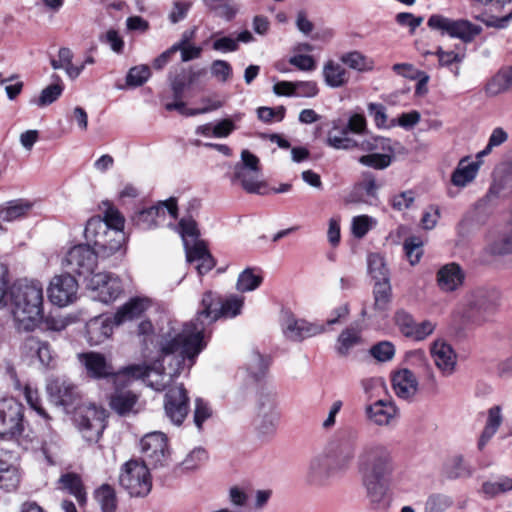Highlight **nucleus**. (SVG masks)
<instances>
[{
    "label": "nucleus",
    "mask_w": 512,
    "mask_h": 512,
    "mask_svg": "<svg viewBox=\"0 0 512 512\" xmlns=\"http://www.w3.org/2000/svg\"><path fill=\"white\" fill-rule=\"evenodd\" d=\"M10 310L19 330L34 329L43 315V286L21 279L10 286Z\"/></svg>",
    "instance_id": "obj_4"
},
{
    "label": "nucleus",
    "mask_w": 512,
    "mask_h": 512,
    "mask_svg": "<svg viewBox=\"0 0 512 512\" xmlns=\"http://www.w3.org/2000/svg\"><path fill=\"white\" fill-rule=\"evenodd\" d=\"M254 417V428L260 436L273 435L280 421L277 392L271 388H263L258 394Z\"/></svg>",
    "instance_id": "obj_8"
},
{
    "label": "nucleus",
    "mask_w": 512,
    "mask_h": 512,
    "mask_svg": "<svg viewBox=\"0 0 512 512\" xmlns=\"http://www.w3.org/2000/svg\"><path fill=\"white\" fill-rule=\"evenodd\" d=\"M341 61L352 69L358 71H368L373 67V61L358 51H353L344 54Z\"/></svg>",
    "instance_id": "obj_45"
},
{
    "label": "nucleus",
    "mask_w": 512,
    "mask_h": 512,
    "mask_svg": "<svg viewBox=\"0 0 512 512\" xmlns=\"http://www.w3.org/2000/svg\"><path fill=\"white\" fill-rule=\"evenodd\" d=\"M507 139L508 134L501 127L495 128L489 137L488 144L478 153V157L488 155L494 147L502 145Z\"/></svg>",
    "instance_id": "obj_63"
},
{
    "label": "nucleus",
    "mask_w": 512,
    "mask_h": 512,
    "mask_svg": "<svg viewBox=\"0 0 512 512\" xmlns=\"http://www.w3.org/2000/svg\"><path fill=\"white\" fill-rule=\"evenodd\" d=\"M21 352L27 358H37L43 367H53L54 355L48 342L28 337L21 345Z\"/></svg>",
    "instance_id": "obj_27"
},
{
    "label": "nucleus",
    "mask_w": 512,
    "mask_h": 512,
    "mask_svg": "<svg viewBox=\"0 0 512 512\" xmlns=\"http://www.w3.org/2000/svg\"><path fill=\"white\" fill-rule=\"evenodd\" d=\"M323 77L327 86L339 88L347 84L349 73L341 64L330 60L323 67Z\"/></svg>",
    "instance_id": "obj_33"
},
{
    "label": "nucleus",
    "mask_w": 512,
    "mask_h": 512,
    "mask_svg": "<svg viewBox=\"0 0 512 512\" xmlns=\"http://www.w3.org/2000/svg\"><path fill=\"white\" fill-rule=\"evenodd\" d=\"M98 257L101 255L97 250L87 244H79L67 252L63 264L70 272L91 278L95 274Z\"/></svg>",
    "instance_id": "obj_13"
},
{
    "label": "nucleus",
    "mask_w": 512,
    "mask_h": 512,
    "mask_svg": "<svg viewBox=\"0 0 512 512\" xmlns=\"http://www.w3.org/2000/svg\"><path fill=\"white\" fill-rule=\"evenodd\" d=\"M148 307V301L141 298H132L115 313L114 322L120 325L126 321L139 317Z\"/></svg>",
    "instance_id": "obj_32"
},
{
    "label": "nucleus",
    "mask_w": 512,
    "mask_h": 512,
    "mask_svg": "<svg viewBox=\"0 0 512 512\" xmlns=\"http://www.w3.org/2000/svg\"><path fill=\"white\" fill-rule=\"evenodd\" d=\"M74 421L82 437L89 443H96L106 427V413L95 405L82 406Z\"/></svg>",
    "instance_id": "obj_10"
},
{
    "label": "nucleus",
    "mask_w": 512,
    "mask_h": 512,
    "mask_svg": "<svg viewBox=\"0 0 512 512\" xmlns=\"http://www.w3.org/2000/svg\"><path fill=\"white\" fill-rule=\"evenodd\" d=\"M119 483L131 497L147 496L152 488L147 464L138 460L126 462L121 468Z\"/></svg>",
    "instance_id": "obj_9"
},
{
    "label": "nucleus",
    "mask_w": 512,
    "mask_h": 512,
    "mask_svg": "<svg viewBox=\"0 0 512 512\" xmlns=\"http://www.w3.org/2000/svg\"><path fill=\"white\" fill-rule=\"evenodd\" d=\"M47 292L51 303L65 307L77 299L78 283L70 274L57 275L50 281Z\"/></svg>",
    "instance_id": "obj_19"
},
{
    "label": "nucleus",
    "mask_w": 512,
    "mask_h": 512,
    "mask_svg": "<svg viewBox=\"0 0 512 512\" xmlns=\"http://www.w3.org/2000/svg\"><path fill=\"white\" fill-rule=\"evenodd\" d=\"M375 223L372 217L367 215L356 216L352 220V233L357 238L364 237Z\"/></svg>",
    "instance_id": "obj_60"
},
{
    "label": "nucleus",
    "mask_w": 512,
    "mask_h": 512,
    "mask_svg": "<svg viewBox=\"0 0 512 512\" xmlns=\"http://www.w3.org/2000/svg\"><path fill=\"white\" fill-rule=\"evenodd\" d=\"M436 326V323L431 320L415 322L409 338L415 341H423L434 332Z\"/></svg>",
    "instance_id": "obj_56"
},
{
    "label": "nucleus",
    "mask_w": 512,
    "mask_h": 512,
    "mask_svg": "<svg viewBox=\"0 0 512 512\" xmlns=\"http://www.w3.org/2000/svg\"><path fill=\"white\" fill-rule=\"evenodd\" d=\"M371 355L380 362L390 361L395 355V347L389 341H382L373 345L370 349Z\"/></svg>",
    "instance_id": "obj_54"
},
{
    "label": "nucleus",
    "mask_w": 512,
    "mask_h": 512,
    "mask_svg": "<svg viewBox=\"0 0 512 512\" xmlns=\"http://www.w3.org/2000/svg\"><path fill=\"white\" fill-rule=\"evenodd\" d=\"M137 395L131 391L117 390L111 397L110 406L120 415L133 412L137 403Z\"/></svg>",
    "instance_id": "obj_36"
},
{
    "label": "nucleus",
    "mask_w": 512,
    "mask_h": 512,
    "mask_svg": "<svg viewBox=\"0 0 512 512\" xmlns=\"http://www.w3.org/2000/svg\"><path fill=\"white\" fill-rule=\"evenodd\" d=\"M478 170V162H470L467 158H463L452 173L451 182L457 187H465L475 179Z\"/></svg>",
    "instance_id": "obj_31"
},
{
    "label": "nucleus",
    "mask_w": 512,
    "mask_h": 512,
    "mask_svg": "<svg viewBox=\"0 0 512 512\" xmlns=\"http://www.w3.org/2000/svg\"><path fill=\"white\" fill-rule=\"evenodd\" d=\"M512 490V478L500 476L495 480L485 481L482 484L481 492L486 498L492 499Z\"/></svg>",
    "instance_id": "obj_39"
},
{
    "label": "nucleus",
    "mask_w": 512,
    "mask_h": 512,
    "mask_svg": "<svg viewBox=\"0 0 512 512\" xmlns=\"http://www.w3.org/2000/svg\"><path fill=\"white\" fill-rule=\"evenodd\" d=\"M339 473L327 453L321 450L309 459L305 479L308 484L319 487L325 485L332 476Z\"/></svg>",
    "instance_id": "obj_18"
},
{
    "label": "nucleus",
    "mask_w": 512,
    "mask_h": 512,
    "mask_svg": "<svg viewBox=\"0 0 512 512\" xmlns=\"http://www.w3.org/2000/svg\"><path fill=\"white\" fill-rule=\"evenodd\" d=\"M215 296L212 292H206L201 301V310L196 317L182 325L180 329L169 328L160 335L161 350L164 360L171 365L175 362V374L186 355L191 367L196 357L206 347L207 328L220 317L234 318L241 313L244 305V297L230 295L222 301L219 307H214Z\"/></svg>",
    "instance_id": "obj_1"
},
{
    "label": "nucleus",
    "mask_w": 512,
    "mask_h": 512,
    "mask_svg": "<svg viewBox=\"0 0 512 512\" xmlns=\"http://www.w3.org/2000/svg\"><path fill=\"white\" fill-rule=\"evenodd\" d=\"M151 76V71L147 65H138L132 67L126 76V84L130 87L142 86Z\"/></svg>",
    "instance_id": "obj_51"
},
{
    "label": "nucleus",
    "mask_w": 512,
    "mask_h": 512,
    "mask_svg": "<svg viewBox=\"0 0 512 512\" xmlns=\"http://www.w3.org/2000/svg\"><path fill=\"white\" fill-rule=\"evenodd\" d=\"M445 474L450 479L465 478L472 475L471 467L465 462L463 456L452 457L444 467Z\"/></svg>",
    "instance_id": "obj_42"
},
{
    "label": "nucleus",
    "mask_w": 512,
    "mask_h": 512,
    "mask_svg": "<svg viewBox=\"0 0 512 512\" xmlns=\"http://www.w3.org/2000/svg\"><path fill=\"white\" fill-rule=\"evenodd\" d=\"M281 329L285 338L293 342H301L326 332V326L323 323L309 322L305 319L297 318L290 312L283 313Z\"/></svg>",
    "instance_id": "obj_15"
},
{
    "label": "nucleus",
    "mask_w": 512,
    "mask_h": 512,
    "mask_svg": "<svg viewBox=\"0 0 512 512\" xmlns=\"http://www.w3.org/2000/svg\"><path fill=\"white\" fill-rule=\"evenodd\" d=\"M24 406L13 397L0 399V436L14 438L24 431Z\"/></svg>",
    "instance_id": "obj_11"
},
{
    "label": "nucleus",
    "mask_w": 512,
    "mask_h": 512,
    "mask_svg": "<svg viewBox=\"0 0 512 512\" xmlns=\"http://www.w3.org/2000/svg\"><path fill=\"white\" fill-rule=\"evenodd\" d=\"M23 392H24L25 399H26L27 403L29 404V406L43 418L49 419L48 414L46 413L44 408L41 406L38 391L36 389H33L30 385L26 384L23 387Z\"/></svg>",
    "instance_id": "obj_62"
},
{
    "label": "nucleus",
    "mask_w": 512,
    "mask_h": 512,
    "mask_svg": "<svg viewBox=\"0 0 512 512\" xmlns=\"http://www.w3.org/2000/svg\"><path fill=\"white\" fill-rule=\"evenodd\" d=\"M34 207V202L28 199H14L4 203L0 209V219L4 222H13L28 216Z\"/></svg>",
    "instance_id": "obj_29"
},
{
    "label": "nucleus",
    "mask_w": 512,
    "mask_h": 512,
    "mask_svg": "<svg viewBox=\"0 0 512 512\" xmlns=\"http://www.w3.org/2000/svg\"><path fill=\"white\" fill-rule=\"evenodd\" d=\"M395 324L399 328L400 332L407 338L414 327L415 320L411 314L404 310H398L394 316Z\"/></svg>",
    "instance_id": "obj_59"
},
{
    "label": "nucleus",
    "mask_w": 512,
    "mask_h": 512,
    "mask_svg": "<svg viewBox=\"0 0 512 512\" xmlns=\"http://www.w3.org/2000/svg\"><path fill=\"white\" fill-rule=\"evenodd\" d=\"M359 435L353 428L338 431L323 450L340 473L350 469L358 447Z\"/></svg>",
    "instance_id": "obj_7"
},
{
    "label": "nucleus",
    "mask_w": 512,
    "mask_h": 512,
    "mask_svg": "<svg viewBox=\"0 0 512 512\" xmlns=\"http://www.w3.org/2000/svg\"><path fill=\"white\" fill-rule=\"evenodd\" d=\"M366 420L378 427H390L399 419V408L393 401L379 399L364 408Z\"/></svg>",
    "instance_id": "obj_21"
},
{
    "label": "nucleus",
    "mask_w": 512,
    "mask_h": 512,
    "mask_svg": "<svg viewBox=\"0 0 512 512\" xmlns=\"http://www.w3.org/2000/svg\"><path fill=\"white\" fill-rule=\"evenodd\" d=\"M204 4L218 16L230 19L235 11L230 4V0H203Z\"/></svg>",
    "instance_id": "obj_57"
},
{
    "label": "nucleus",
    "mask_w": 512,
    "mask_h": 512,
    "mask_svg": "<svg viewBox=\"0 0 512 512\" xmlns=\"http://www.w3.org/2000/svg\"><path fill=\"white\" fill-rule=\"evenodd\" d=\"M511 88L505 70H500L486 84L485 91L489 96L499 95Z\"/></svg>",
    "instance_id": "obj_44"
},
{
    "label": "nucleus",
    "mask_w": 512,
    "mask_h": 512,
    "mask_svg": "<svg viewBox=\"0 0 512 512\" xmlns=\"http://www.w3.org/2000/svg\"><path fill=\"white\" fill-rule=\"evenodd\" d=\"M268 366V361L261 354L254 352L247 362V371L255 380H260L266 374Z\"/></svg>",
    "instance_id": "obj_47"
},
{
    "label": "nucleus",
    "mask_w": 512,
    "mask_h": 512,
    "mask_svg": "<svg viewBox=\"0 0 512 512\" xmlns=\"http://www.w3.org/2000/svg\"><path fill=\"white\" fill-rule=\"evenodd\" d=\"M63 90L64 86L62 83H53L44 88L38 99L33 102L39 107L50 105L61 96Z\"/></svg>",
    "instance_id": "obj_52"
},
{
    "label": "nucleus",
    "mask_w": 512,
    "mask_h": 512,
    "mask_svg": "<svg viewBox=\"0 0 512 512\" xmlns=\"http://www.w3.org/2000/svg\"><path fill=\"white\" fill-rule=\"evenodd\" d=\"M368 272L375 282L390 280V273L384 257L378 253L370 254L367 258Z\"/></svg>",
    "instance_id": "obj_41"
},
{
    "label": "nucleus",
    "mask_w": 512,
    "mask_h": 512,
    "mask_svg": "<svg viewBox=\"0 0 512 512\" xmlns=\"http://www.w3.org/2000/svg\"><path fill=\"white\" fill-rule=\"evenodd\" d=\"M221 106H222V103L217 101V102L213 103V105L209 108L190 109V108L186 107V104L181 99H178L172 103H167L165 105V108L168 111L177 110L181 115H184V116H195V115H199V114H204L211 110L218 109Z\"/></svg>",
    "instance_id": "obj_50"
},
{
    "label": "nucleus",
    "mask_w": 512,
    "mask_h": 512,
    "mask_svg": "<svg viewBox=\"0 0 512 512\" xmlns=\"http://www.w3.org/2000/svg\"><path fill=\"white\" fill-rule=\"evenodd\" d=\"M158 357L151 366L134 364L124 367L116 375V381L127 377L128 379H142L143 382L155 391H165L163 407L167 419L175 426H180L186 419L190 409V398L183 384L172 385L173 380L177 378L184 369L186 355L179 367V372L172 374L176 367L173 361L170 365L164 360V353L161 350L160 336L157 344Z\"/></svg>",
    "instance_id": "obj_2"
},
{
    "label": "nucleus",
    "mask_w": 512,
    "mask_h": 512,
    "mask_svg": "<svg viewBox=\"0 0 512 512\" xmlns=\"http://www.w3.org/2000/svg\"><path fill=\"white\" fill-rule=\"evenodd\" d=\"M46 391L49 399L57 406L68 411L76 407L80 400L78 387L66 377H55L48 380Z\"/></svg>",
    "instance_id": "obj_17"
},
{
    "label": "nucleus",
    "mask_w": 512,
    "mask_h": 512,
    "mask_svg": "<svg viewBox=\"0 0 512 512\" xmlns=\"http://www.w3.org/2000/svg\"><path fill=\"white\" fill-rule=\"evenodd\" d=\"M141 452L147 465L162 466L168 459L167 438L161 432L146 434L140 442Z\"/></svg>",
    "instance_id": "obj_20"
},
{
    "label": "nucleus",
    "mask_w": 512,
    "mask_h": 512,
    "mask_svg": "<svg viewBox=\"0 0 512 512\" xmlns=\"http://www.w3.org/2000/svg\"><path fill=\"white\" fill-rule=\"evenodd\" d=\"M179 233L182 237L189 263L196 262V270L199 275L209 272L215 261L209 253L204 241L199 240V231L196 222L191 218H182L179 222Z\"/></svg>",
    "instance_id": "obj_5"
},
{
    "label": "nucleus",
    "mask_w": 512,
    "mask_h": 512,
    "mask_svg": "<svg viewBox=\"0 0 512 512\" xmlns=\"http://www.w3.org/2000/svg\"><path fill=\"white\" fill-rule=\"evenodd\" d=\"M361 343V329L358 326H350L339 334L335 350L340 356L345 357L350 353L351 349Z\"/></svg>",
    "instance_id": "obj_30"
},
{
    "label": "nucleus",
    "mask_w": 512,
    "mask_h": 512,
    "mask_svg": "<svg viewBox=\"0 0 512 512\" xmlns=\"http://www.w3.org/2000/svg\"><path fill=\"white\" fill-rule=\"evenodd\" d=\"M88 287L97 292L98 299L110 303L122 292V285L117 277L108 273H96L89 279Z\"/></svg>",
    "instance_id": "obj_23"
},
{
    "label": "nucleus",
    "mask_w": 512,
    "mask_h": 512,
    "mask_svg": "<svg viewBox=\"0 0 512 512\" xmlns=\"http://www.w3.org/2000/svg\"><path fill=\"white\" fill-rule=\"evenodd\" d=\"M178 208L174 198L159 202L157 205L144 208L135 213L133 221L140 229L148 230L165 222L166 215L172 220L177 218Z\"/></svg>",
    "instance_id": "obj_16"
},
{
    "label": "nucleus",
    "mask_w": 512,
    "mask_h": 512,
    "mask_svg": "<svg viewBox=\"0 0 512 512\" xmlns=\"http://www.w3.org/2000/svg\"><path fill=\"white\" fill-rule=\"evenodd\" d=\"M423 241L420 237L410 236L405 239L403 248L406 257L411 265H415L420 261L423 255Z\"/></svg>",
    "instance_id": "obj_46"
},
{
    "label": "nucleus",
    "mask_w": 512,
    "mask_h": 512,
    "mask_svg": "<svg viewBox=\"0 0 512 512\" xmlns=\"http://www.w3.org/2000/svg\"><path fill=\"white\" fill-rule=\"evenodd\" d=\"M465 273L457 263H448L442 266L436 274V282L444 293L458 290L464 283Z\"/></svg>",
    "instance_id": "obj_26"
},
{
    "label": "nucleus",
    "mask_w": 512,
    "mask_h": 512,
    "mask_svg": "<svg viewBox=\"0 0 512 512\" xmlns=\"http://www.w3.org/2000/svg\"><path fill=\"white\" fill-rule=\"evenodd\" d=\"M259 159L248 150L241 153V162L233 166L232 183H239L249 193H256L261 186Z\"/></svg>",
    "instance_id": "obj_12"
},
{
    "label": "nucleus",
    "mask_w": 512,
    "mask_h": 512,
    "mask_svg": "<svg viewBox=\"0 0 512 512\" xmlns=\"http://www.w3.org/2000/svg\"><path fill=\"white\" fill-rule=\"evenodd\" d=\"M59 482L63 489L72 494L80 505L86 503V492L80 476L74 473H67L61 476Z\"/></svg>",
    "instance_id": "obj_38"
},
{
    "label": "nucleus",
    "mask_w": 512,
    "mask_h": 512,
    "mask_svg": "<svg viewBox=\"0 0 512 512\" xmlns=\"http://www.w3.org/2000/svg\"><path fill=\"white\" fill-rule=\"evenodd\" d=\"M95 499L102 512H115L117 508V498L114 489L107 484H103L95 491Z\"/></svg>",
    "instance_id": "obj_43"
},
{
    "label": "nucleus",
    "mask_w": 512,
    "mask_h": 512,
    "mask_svg": "<svg viewBox=\"0 0 512 512\" xmlns=\"http://www.w3.org/2000/svg\"><path fill=\"white\" fill-rule=\"evenodd\" d=\"M78 360L91 378L101 379L114 374L112 365L101 353L94 351L80 353L78 354Z\"/></svg>",
    "instance_id": "obj_24"
},
{
    "label": "nucleus",
    "mask_w": 512,
    "mask_h": 512,
    "mask_svg": "<svg viewBox=\"0 0 512 512\" xmlns=\"http://www.w3.org/2000/svg\"><path fill=\"white\" fill-rule=\"evenodd\" d=\"M377 190L378 185L373 177L366 178L363 182L358 184L355 187L354 193L350 196V201L358 202L359 198L356 197V194L359 192H365V194L371 198L376 200L377 198Z\"/></svg>",
    "instance_id": "obj_61"
},
{
    "label": "nucleus",
    "mask_w": 512,
    "mask_h": 512,
    "mask_svg": "<svg viewBox=\"0 0 512 512\" xmlns=\"http://www.w3.org/2000/svg\"><path fill=\"white\" fill-rule=\"evenodd\" d=\"M21 482V473L13 464L0 460V489L6 492L15 491Z\"/></svg>",
    "instance_id": "obj_34"
},
{
    "label": "nucleus",
    "mask_w": 512,
    "mask_h": 512,
    "mask_svg": "<svg viewBox=\"0 0 512 512\" xmlns=\"http://www.w3.org/2000/svg\"><path fill=\"white\" fill-rule=\"evenodd\" d=\"M369 115L373 118L375 125L378 128H390L396 126V120L392 119L390 123H388V117L386 114V109L382 104L379 103H369L367 106Z\"/></svg>",
    "instance_id": "obj_49"
},
{
    "label": "nucleus",
    "mask_w": 512,
    "mask_h": 512,
    "mask_svg": "<svg viewBox=\"0 0 512 512\" xmlns=\"http://www.w3.org/2000/svg\"><path fill=\"white\" fill-rule=\"evenodd\" d=\"M327 144L337 150H351L358 146V141L349 136L345 127L334 125L328 133Z\"/></svg>",
    "instance_id": "obj_35"
},
{
    "label": "nucleus",
    "mask_w": 512,
    "mask_h": 512,
    "mask_svg": "<svg viewBox=\"0 0 512 512\" xmlns=\"http://www.w3.org/2000/svg\"><path fill=\"white\" fill-rule=\"evenodd\" d=\"M211 75L220 82H227L233 75V69L229 62L225 60H214L210 66Z\"/></svg>",
    "instance_id": "obj_53"
},
{
    "label": "nucleus",
    "mask_w": 512,
    "mask_h": 512,
    "mask_svg": "<svg viewBox=\"0 0 512 512\" xmlns=\"http://www.w3.org/2000/svg\"><path fill=\"white\" fill-rule=\"evenodd\" d=\"M359 162L365 166L375 169H385L391 164V156L387 154L372 153L363 155Z\"/></svg>",
    "instance_id": "obj_55"
},
{
    "label": "nucleus",
    "mask_w": 512,
    "mask_h": 512,
    "mask_svg": "<svg viewBox=\"0 0 512 512\" xmlns=\"http://www.w3.org/2000/svg\"><path fill=\"white\" fill-rule=\"evenodd\" d=\"M433 30L447 33L451 37L459 38L465 43L472 42L482 31L481 26L468 20H451L441 15H432L427 22Z\"/></svg>",
    "instance_id": "obj_14"
},
{
    "label": "nucleus",
    "mask_w": 512,
    "mask_h": 512,
    "mask_svg": "<svg viewBox=\"0 0 512 512\" xmlns=\"http://www.w3.org/2000/svg\"><path fill=\"white\" fill-rule=\"evenodd\" d=\"M113 331V321L109 316L99 315L86 323V338L91 345H99L108 339Z\"/></svg>",
    "instance_id": "obj_28"
},
{
    "label": "nucleus",
    "mask_w": 512,
    "mask_h": 512,
    "mask_svg": "<svg viewBox=\"0 0 512 512\" xmlns=\"http://www.w3.org/2000/svg\"><path fill=\"white\" fill-rule=\"evenodd\" d=\"M391 381L393 391L398 398L410 401L417 394L418 380L411 370L403 368L395 371Z\"/></svg>",
    "instance_id": "obj_25"
},
{
    "label": "nucleus",
    "mask_w": 512,
    "mask_h": 512,
    "mask_svg": "<svg viewBox=\"0 0 512 512\" xmlns=\"http://www.w3.org/2000/svg\"><path fill=\"white\" fill-rule=\"evenodd\" d=\"M295 97L313 98L319 93L318 85L315 81H295Z\"/></svg>",
    "instance_id": "obj_64"
},
{
    "label": "nucleus",
    "mask_w": 512,
    "mask_h": 512,
    "mask_svg": "<svg viewBox=\"0 0 512 512\" xmlns=\"http://www.w3.org/2000/svg\"><path fill=\"white\" fill-rule=\"evenodd\" d=\"M84 236L87 245L100 253L102 258L117 252L124 242V232L111 230L108 224L99 216L90 218L85 226Z\"/></svg>",
    "instance_id": "obj_6"
},
{
    "label": "nucleus",
    "mask_w": 512,
    "mask_h": 512,
    "mask_svg": "<svg viewBox=\"0 0 512 512\" xmlns=\"http://www.w3.org/2000/svg\"><path fill=\"white\" fill-rule=\"evenodd\" d=\"M262 282L263 277L260 272L257 273L255 268H246L239 274L236 288L242 293L250 292L257 289Z\"/></svg>",
    "instance_id": "obj_40"
},
{
    "label": "nucleus",
    "mask_w": 512,
    "mask_h": 512,
    "mask_svg": "<svg viewBox=\"0 0 512 512\" xmlns=\"http://www.w3.org/2000/svg\"><path fill=\"white\" fill-rule=\"evenodd\" d=\"M362 484L373 501H379L385 495L395 470L390 449L379 441L364 444L357 459Z\"/></svg>",
    "instance_id": "obj_3"
},
{
    "label": "nucleus",
    "mask_w": 512,
    "mask_h": 512,
    "mask_svg": "<svg viewBox=\"0 0 512 512\" xmlns=\"http://www.w3.org/2000/svg\"><path fill=\"white\" fill-rule=\"evenodd\" d=\"M431 356L442 376L450 377L456 371L457 354L450 344L442 339L435 340L430 347Z\"/></svg>",
    "instance_id": "obj_22"
},
{
    "label": "nucleus",
    "mask_w": 512,
    "mask_h": 512,
    "mask_svg": "<svg viewBox=\"0 0 512 512\" xmlns=\"http://www.w3.org/2000/svg\"><path fill=\"white\" fill-rule=\"evenodd\" d=\"M212 415V410L207 402H205L201 398H197L195 400V410H194V416L193 420L198 428V430L202 429L203 423L209 419Z\"/></svg>",
    "instance_id": "obj_58"
},
{
    "label": "nucleus",
    "mask_w": 512,
    "mask_h": 512,
    "mask_svg": "<svg viewBox=\"0 0 512 512\" xmlns=\"http://www.w3.org/2000/svg\"><path fill=\"white\" fill-rule=\"evenodd\" d=\"M410 357L413 359L414 362L418 363L419 368L422 369L427 384L434 388L437 387L436 375L431 365L427 361L424 352L422 350H416L411 353Z\"/></svg>",
    "instance_id": "obj_48"
},
{
    "label": "nucleus",
    "mask_w": 512,
    "mask_h": 512,
    "mask_svg": "<svg viewBox=\"0 0 512 512\" xmlns=\"http://www.w3.org/2000/svg\"><path fill=\"white\" fill-rule=\"evenodd\" d=\"M374 309L378 312H385L388 310L391 298L392 288L390 280L378 281L373 286Z\"/></svg>",
    "instance_id": "obj_37"
}]
</instances>
